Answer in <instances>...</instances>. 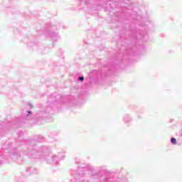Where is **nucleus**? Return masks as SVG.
Instances as JSON below:
<instances>
[{
    "instance_id": "f257e3e1",
    "label": "nucleus",
    "mask_w": 182,
    "mask_h": 182,
    "mask_svg": "<svg viewBox=\"0 0 182 182\" xmlns=\"http://www.w3.org/2000/svg\"><path fill=\"white\" fill-rule=\"evenodd\" d=\"M77 168L70 182H123L117 173L109 171L105 166H85L78 164Z\"/></svg>"
},
{
    "instance_id": "f03ea898",
    "label": "nucleus",
    "mask_w": 182,
    "mask_h": 182,
    "mask_svg": "<svg viewBox=\"0 0 182 182\" xmlns=\"http://www.w3.org/2000/svg\"><path fill=\"white\" fill-rule=\"evenodd\" d=\"M42 136L38 139L23 140V154L30 159H44L48 164H59L61 160L65 157V152H59L58 155L50 154V148L47 146H39L36 141H41Z\"/></svg>"
},
{
    "instance_id": "7ed1b4c3",
    "label": "nucleus",
    "mask_w": 182,
    "mask_h": 182,
    "mask_svg": "<svg viewBox=\"0 0 182 182\" xmlns=\"http://www.w3.org/2000/svg\"><path fill=\"white\" fill-rule=\"evenodd\" d=\"M150 23L149 21H146V24H140L139 26L138 30L139 33L136 31L132 29V27H129L130 29L125 28L126 35L129 36L130 39L135 41L136 39H144V42H147L149 39V35L147 34V26Z\"/></svg>"
},
{
    "instance_id": "20e7f679",
    "label": "nucleus",
    "mask_w": 182,
    "mask_h": 182,
    "mask_svg": "<svg viewBox=\"0 0 182 182\" xmlns=\"http://www.w3.org/2000/svg\"><path fill=\"white\" fill-rule=\"evenodd\" d=\"M61 99L62 96L56 93L50 95L46 102V111H39L36 115V119H38V120H39V119H48V117H49L50 110H52V107H53L54 105Z\"/></svg>"
},
{
    "instance_id": "39448f33",
    "label": "nucleus",
    "mask_w": 182,
    "mask_h": 182,
    "mask_svg": "<svg viewBox=\"0 0 182 182\" xmlns=\"http://www.w3.org/2000/svg\"><path fill=\"white\" fill-rule=\"evenodd\" d=\"M46 34H47L48 37L53 39L54 41V42H56V41H58V39H59V36H58V33L48 31L46 33Z\"/></svg>"
},
{
    "instance_id": "423d86ee",
    "label": "nucleus",
    "mask_w": 182,
    "mask_h": 182,
    "mask_svg": "<svg viewBox=\"0 0 182 182\" xmlns=\"http://www.w3.org/2000/svg\"><path fill=\"white\" fill-rule=\"evenodd\" d=\"M26 173H28L29 175L31 174H38V170L36 168L33 166H31L26 168Z\"/></svg>"
},
{
    "instance_id": "0eeeda50",
    "label": "nucleus",
    "mask_w": 182,
    "mask_h": 182,
    "mask_svg": "<svg viewBox=\"0 0 182 182\" xmlns=\"http://www.w3.org/2000/svg\"><path fill=\"white\" fill-rule=\"evenodd\" d=\"M130 48H127L126 50V53L127 55H133V53H134V48H136L135 46H134L133 48L132 46H129Z\"/></svg>"
},
{
    "instance_id": "6e6552de",
    "label": "nucleus",
    "mask_w": 182,
    "mask_h": 182,
    "mask_svg": "<svg viewBox=\"0 0 182 182\" xmlns=\"http://www.w3.org/2000/svg\"><path fill=\"white\" fill-rule=\"evenodd\" d=\"M124 123H130L132 122V118H130V116L127 114L124 115Z\"/></svg>"
},
{
    "instance_id": "1a4fd4ad",
    "label": "nucleus",
    "mask_w": 182,
    "mask_h": 182,
    "mask_svg": "<svg viewBox=\"0 0 182 182\" xmlns=\"http://www.w3.org/2000/svg\"><path fill=\"white\" fill-rule=\"evenodd\" d=\"M16 182H23V176H17L16 178Z\"/></svg>"
},
{
    "instance_id": "9d476101",
    "label": "nucleus",
    "mask_w": 182,
    "mask_h": 182,
    "mask_svg": "<svg viewBox=\"0 0 182 182\" xmlns=\"http://www.w3.org/2000/svg\"><path fill=\"white\" fill-rule=\"evenodd\" d=\"M171 143L172 144H177V139L174 137L171 138Z\"/></svg>"
},
{
    "instance_id": "9b49d317",
    "label": "nucleus",
    "mask_w": 182,
    "mask_h": 182,
    "mask_svg": "<svg viewBox=\"0 0 182 182\" xmlns=\"http://www.w3.org/2000/svg\"><path fill=\"white\" fill-rule=\"evenodd\" d=\"M97 76L100 77H103V73H102V71H98L97 73Z\"/></svg>"
},
{
    "instance_id": "f8f14e48",
    "label": "nucleus",
    "mask_w": 182,
    "mask_h": 182,
    "mask_svg": "<svg viewBox=\"0 0 182 182\" xmlns=\"http://www.w3.org/2000/svg\"><path fill=\"white\" fill-rule=\"evenodd\" d=\"M77 80H78V82H83V80H85V77L80 76V77H78Z\"/></svg>"
},
{
    "instance_id": "ddd939ff",
    "label": "nucleus",
    "mask_w": 182,
    "mask_h": 182,
    "mask_svg": "<svg viewBox=\"0 0 182 182\" xmlns=\"http://www.w3.org/2000/svg\"><path fill=\"white\" fill-rule=\"evenodd\" d=\"M26 117H28V116H31L32 114V111H26Z\"/></svg>"
},
{
    "instance_id": "4468645a",
    "label": "nucleus",
    "mask_w": 182,
    "mask_h": 182,
    "mask_svg": "<svg viewBox=\"0 0 182 182\" xmlns=\"http://www.w3.org/2000/svg\"><path fill=\"white\" fill-rule=\"evenodd\" d=\"M50 27H52V24L48 23V24H46V29H48V28H50Z\"/></svg>"
},
{
    "instance_id": "2eb2a0df",
    "label": "nucleus",
    "mask_w": 182,
    "mask_h": 182,
    "mask_svg": "<svg viewBox=\"0 0 182 182\" xmlns=\"http://www.w3.org/2000/svg\"><path fill=\"white\" fill-rule=\"evenodd\" d=\"M28 106H29L30 109H33V105L32 104L28 103Z\"/></svg>"
},
{
    "instance_id": "dca6fc26",
    "label": "nucleus",
    "mask_w": 182,
    "mask_h": 182,
    "mask_svg": "<svg viewBox=\"0 0 182 182\" xmlns=\"http://www.w3.org/2000/svg\"><path fill=\"white\" fill-rule=\"evenodd\" d=\"M134 16H136L137 19H139V18H141L140 16H137V13H135Z\"/></svg>"
},
{
    "instance_id": "f3484780",
    "label": "nucleus",
    "mask_w": 182,
    "mask_h": 182,
    "mask_svg": "<svg viewBox=\"0 0 182 182\" xmlns=\"http://www.w3.org/2000/svg\"><path fill=\"white\" fill-rule=\"evenodd\" d=\"M131 18H133V19H136V16L131 15Z\"/></svg>"
},
{
    "instance_id": "a211bd4d",
    "label": "nucleus",
    "mask_w": 182,
    "mask_h": 182,
    "mask_svg": "<svg viewBox=\"0 0 182 182\" xmlns=\"http://www.w3.org/2000/svg\"><path fill=\"white\" fill-rule=\"evenodd\" d=\"M1 164H4V161H0V166H1Z\"/></svg>"
},
{
    "instance_id": "6ab92c4d",
    "label": "nucleus",
    "mask_w": 182,
    "mask_h": 182,
    "mask_svg": "<svg viewBox=\"0 0 182 182\" xmlns=\"http://www.w3.org/2000/svg\"><path fill=\"white\" fill-rule=\"evenodd\" d=\"M18 155H16V154H14V155H13V157H16Z\"/></svg>"
},
{
    "instance_id": "aec40b11",
    "label": "nucleus",
    "mask_w": 182,
    "mask_h": 182,
    "mask_svg": "<svg viewBox=\"0 0 182 182\" xmlns=\"http://www.w3.org/2000/svg\"><path fill=\"white\" fill-rule=\"evenodd\" d=\"M28 46H31V43H28Z\"/></svg>"
},
{
    "instance_id": "412c9836",
    "label": "nucleus",
    "mask_w": 182,
    "mask_h": 182,
    "mask_svg": "<svg viewBox=\"0 0 182 182\" xmlns=\"http://www.w3.org/2000/svg\"><path fill=\"white\" fill-rule=\"evenodd\" d=\"M127 26L130 27V26H129V24H127Z\"/></svg>"
},
{
    "instance_id": "4be33fe9",
    "label": "nucleus",
    "mask_w": 182,
    "mask_h": 182,
    "mask_svg": "<svg viewBox=\"0 0 182 182\" xmlns=\"http://www.w3.org/2000/svg\"><path fill=\"white\" fill-rule=\"evenodd\" d=\"M181 136H182V134H181Z\"/></svg>"
}]
</instances>
